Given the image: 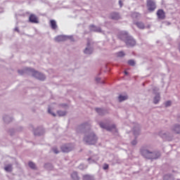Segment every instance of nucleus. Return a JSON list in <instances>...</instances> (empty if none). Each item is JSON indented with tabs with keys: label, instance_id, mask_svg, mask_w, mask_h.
<instances>
[{
	"label": "nucleus",
	"instance_id": "nucleus-1",
	"mask_svg": "<svg viewBox=\"0 0 180 180\" xmlns=\"http://www.w3.org/2000/svg\"><path fill=\"white\" fill-rule=\"evenodd\" d=\"M90 127L89 124L86 122L79 126L77 129V133H85L86 131L83 140L86 144L89 146L96 144V141H98V136H96L94 131H89Z\"/></svg>",
	"mask_w": 180,
	"mask_h": 180
},
{
	"label": "nucleus",
	"instance_id": "nucleus-2",
	"mask_svg": "<svg viewBox=\"0 0 180 180\" xmlns=\"http://www.w3.org/2000/svg\"><path fill=\"white\" fill-rule=\"evenodd\" d=\"M18 73L20 75H23V74L27 73L31 74L32 77H34V78H37V79H39V81H44V79H46V76L44 74L40 73L30 68H26L24 70H19Z\"/></svg>",
	"mask_w": 180,
	"mask_h": 180
},
{
	"label": "nucleus",
	"instance_id": "nucleus-3",
	"mask_svg": "<svg viewBox=\"0 0 180 180\" xmlns=\"http://www.w3.org/2000/svg\"><path fill=\"white\" fill-rule=\"evenodd\" d=\"M120 40H123L127 44V47H133L136 46V40L131 36H129V34L126 31H122L118 35Z\"/></svg>",
	"mask_w": 180,
	"mask_h": 180
},
{
	"label": "nucleus",
	"instance_id": "nucleus-4",
	"mask_svg": "<svg viewBox=\"0 0 180 180\" xmlns=\"http://www.w3.org/2000/svg\"><path fill=\"white\" fill-rule=\"evenodd\" d=\"M141 153L148 160H157L161 157V153L159 151L151 152L147 149H141Z\"/></svg>",
	"mask_w": 180,
	"mask_h": 180
},
{
	"label": "nucleus",
	"instance_id": "nucleus-5",
	"mask_svg": "<svg viewBox=\"0 0 180 180\" xmlns=\"http://www.w3.org/2000/svg\"><path fill=\"white\" fill-rule=\"evenodd\" d=\"M99 126L101 127V129H105L108 131H117V129H116V125H109L108 123L105 122H99Z\"/></svg>",
	"mask_w": 180,
	"mask_h": 180
},
{
	"label": "nucleus",
	"instance_id": "nucleus-6",
	"mask_svg": "<svg viewBox=\"0 0 180 180\" xmlns=\"http://www.w3.org/2000/svg\"><path fill=\"white\" fill-rule=\"evenodd\" d=\"M157 8L154 0H147V8L149 12H154Z\"/></svg>",
	"mask_w": 180,
	"mask_h": 180
},
{
	"label": "nucleus",
	"instance_id": "nucleus-7",
	"mask_svg": "<svg viewBox=\"0 0 180 180\" xmlns=\"http://www.w3.org/2000/svg\"><path fill=\"white\" fill-rule=\"evenodd\" d=\"M55 41H65V40H74L72 36L58 35L54 38Z\"/></svg>",
	"mask_w": 180,
	"mask_h": 180
},
{
	"label": "nucleus",
	"instance_id": "nucleus-8",
	"mask_svg": "<svg viewBox=\"0 0 180 180\" xmlns=\"http://www.w3.org/2000/svg\"><path fill=\"white\" fill-rule=\"evenodd\" d=\"M159 136H160V137L163 139V140H166L167 141H171V140H172V134H169V132L161 131L159 133Z\"/></svg>",
	"mask_w": 180,
	"mask_h": 180
},
{
	"label": "nucleus",
	"instance_id": "nucleus-9",
	"mask_svg": "<svg viewBox=\"0 0 180 180\" xmlns=\"http://www.w3.org/2000/svg\"><path fill=\"white\" fill-rule=\"evenodd\" d=\"M72 145L71 144H65L61 146V150L63 153H70V151H72Z\"/></svg>",
	"mask_w": 180,
	"mask_h": 180
},
{
	"label": "nucleus",
	"instance_id": "nucleus-10",
	"mask_svg": "<svg viewBox=\"0 0 180 180\" xmlns=\"http://www.w3.org/2000/svg\"><path fill=\"white\" fill-rule=\"evenodd\" d=\"M134 135L135 136V139L133 140L131 143L132 144V146H136V144H137V136H139V134H140V129L137 128L136 129V128H134V131H133Z\"/></svg>",
	"mask_w": 180,
	"mask_h": 180
},
{
	"label": "nucleus",
	"instance_id": "nucleus-11",
	"mask_svg": "<svg viewBox=\"0 0 180 180\" xmlns=\"http://www.w3.org/2000/svg\"><path fill=\"white\" fill-rule=\"evenodd\" d=\"M157 16H158V19H161V20L165 19V12H164V10L159 9L157 11Z\"/></svg>",
	"mask_w": 180,
	"mask_h": 180
},
{
	"label": "nucleus",
	"instance_id": "nucleus-12",
	"mask_svg": "<svg viewBox=\"0 0 180 180\" xmlns=\"http://www.w3.org/2000/svg\"><path fill=\"white\" fill-rule=\"evenodd\" d=\"M110 19H112V20H119L120 19V14L119 13L112 12L110 15Z\"/></svg>",
	"mask_w": 180,
	"mask_h": 180
},
{
	"label": "nucleus",
	"instance_id": "nucleus-13",
	"mask_svg": "<svg viewBox=\"0 0 180 180\" xmlns=\"http://www.w3.org/2000/svg\"><path fill=\"white\" fill-rule=\"evenodd\" d=\"M93 51H94V49H92V47H91V43H89V41H88L87 47L84 51V54H91V53H93Z\"/></svg>",
	"mask_w": 180,
	"mask_h": 180
},
{
	"label": "nucleus",
	"instance_id": "nucleus-14",
	"mask_svg": "<svg viewBox=\"0 0 180 180\" xmlns=\"http://www.w3.org/2000/svg\"><path fill=\"white\" fill-rule=\"evenodd\" d=\"M29 20L31 23H38L39 22V18H37V16L34 14H31L29 18Z\"/></svg>",
	"mask_w": 180,
	"mask_h": 180
},
{
	"label": "nucleus",
	"instance_id": "nucleus-15",
	"mask_svg": "<svg viewBox=\"0 0 180 180\" xmlns=\"http://www.w3.org/2000/svg\"><path fill=\"white\" fill-rule=\"evenodd\" d=\"M89 29L91 32H97L98 33H101L102 30L99 27H96L95 25H90Z\"/></svg>",
	"mask_w": 180,
	"mask_h": 180
},
{
	"label": "nucleus",
	"instance_id": "nucleus-16",
	"mask_svg": "<svg viewBox=\"0 0 180 180\" xmlns=\"http://www.w3.org/2000/svg\"><path fill=\"white\" fill-rule=\"evenodd\" d=\"M172 130L173 133H175L176 134H180V125L179 124H175L172 128Z\"/></svg>",
	"mask_w": 180,
	"mask_h": 180
},
{
	"label": "nucleus",
	"instance_id": "nucleus-17",
	"mask_svg": "<svg viewBox=\"0 0 180 180\" xmlns=\"http://www.w3.org/2000/svg\"><path fill=\"white\" fill-rule=\"evenodd\" d=\"M98 157H96V158H95L94 156H92L88 159V161H89V164H95V162H96V161H98Z\"/></svg>",
	"mask_w": 180,
	"mask_h": 180
},
{
	"label": "nucleus",
	"instance_id": "nucleus-18",
	"mask_svg": "<svg viewBox=\"0 0 180 180\" xmlns=\"http://www.w3.org/2000/svg\"><path fill=\"white\" fill-rule=\"evenodd\" d=\"M51 29H53V30H56V29H57V22H56V20H51Z\"/></svg>",
	"mask_w": 180,
	"mask_h": 180
},
{
	"label": "nucleus",
	"instance_id": "nucleus-19",
	"mask_svg": "<svg viewBox=\"0 0 180 180\" xmlns=\"http://www.w3.org/2000/svg\"><path fill=\"white\" fill-rule=\"evenodd\" d=\"M96 111L100 116H103V115H105V110L102 108H96Z\"/></svg>",
	"mask_w": 180,
	"mask_h": 180
},
{
	"label": "nucleus",
	"instance_id": "nucleus-20",
	"mask_svg": "<svg viewBox=\"0 0 180 180\" xmlns=\"http://www.w3.org/2000/svg\"><path fill=\"white\" fill-rule=\"evenodd\" d=\"M71 177H72V179L73 180H79V177H78V173H77V172H74L71 174Z\"/></svg>",
	"mask_w": 180,
	"mask_h": 180
},
{
	"label": "nucleus",
	"instance_id": "nucleus-21",
	"mask_svg": "<svg viewBox=\"0 0 180 180\" xmlns=\"http://www.w3.org/2000/svg\"><path fill=\"white\" fill-rule=\"evenodd\" d=\"M94 179H95L94 178V176L89 174H86L83 176V180H94Z\"/></svg>",
	"mask_w": 180,
	"mask_h": 180
},
{
	"label": "nucleus",
	"instance_id": "nucleus-22",
	"mask_svg": "<svg viewBox=\"0 0 180 180\" xmlns=\"http://www.w3.org/2000/svg\"><path fill=\"white\" fill-rule=\"evenodd\" d=\"M3 119L5 123H9L10 122H12V117H9L8 115L4 116Z\"/></svg>",
	"mask_w": 180,
	"mask_h": 180
},
{
	"label": "nucleus",
	"instance_id": "nucleus-23",
	"mask_svg": "<svg viewBox=\"0 0 180 180\" xmlns=\"http://www.w3.org/2000/svg\"><path fill=\"white\" fill-rule=\"evenodd\" d=\"M163 180H174V176L171 174L165 175Z\"/></svg>",
	"mask_w": 180,
	"mask_h": 180
},
{
	"label": "nucleus",
	"instance_id": "nucleus-24",
	"mask_svg": "<svg viewBox=\"0 0 180 180\" xmlns=\"http://www.w3.org/2000/svg\"><path fill=\"white\" fill-rule=\"evenodd\" d=\"M127 96H123V95H120L118 97L119 101L120 102H123V101L127 100Z\"/></svg>",
	"mask_w": 180,
	"mask_h": 180
},
{
	"label": "nucleus",
	"instance_id": "nucleus-25",
	"mask_svg": "<svg viewBox=\"0 0 180 180\" xmlns=\"http://www.w3.org/2000/svg\"><path fill=\"white\" fill-rule=\"evenodd\" d=\"M160 94H156V96L154 98V101H153L155 105H157V103H158V102H160Z\"/></svg>",
	"mask_w": 180,
	"mask_h": 180
},
{
	"label": "nucleus",
	"instance_id": "nucleus-26",
	"mask_svg": "<svg viewBox=\"0 0 180 180\" xmlns=\"http://www.w3.org/2000/svg\"><path fill=\"white\" fill-rule=\"evenodd\" d=\"M137 27H139V29H145L146 26H144V23L141 22H138L136 23Z\"/></svg>",
	"mask_w": 180,
	"mask_h": 180
},
{
	"label": "nucleus",
	"instance_id": "nucleus-27",
	"mask_svg": "<svg viewBox=\"0 0 180 180\" xmlns=\"http://www.w3.org/2000/svg\"><path fill=\"white\" fill-rule=\"evenodd\" d=\"M6 172H12V165H8L4 167Z\"/></svg>",
	"mask_w": 180,
	"mask_h": 180
},
{
	"label": "nucleus",
	"instance_id": "nucleus-28",
	"mask_svg": "<svg viewBox=\"0 0 180 180\" xmlns=\"http://www.w3.org/2000/svg\"><path fill=\"white\" fill-rule=\"evenodd\" d=\"M131 17L134 18V19H139V18H140V13H133L131 14Z\"/></svg>",
	"mask_w": 180,
	"mask_h": 180
},
{
	"label": "nucleus",
	"instance_id": "nucleus-29",
	"mask_svg": "<svg viewBox=\"0 0 180 180\" xmlns=\"http://www.w3.org/2000/svg\"><path fill=\"white\" fill-rule=\"evenodd\" d=\"M28 165H29L30 168H32V169H34L36 168V165L32 162H30L28 163Z\"/></svg>",
	"mask_w": 180,
	"mask_h": 180
},
{
	"label": "nucleus",
	"instance_id": "nucleus-30",
	"mask_svg": "<svg viewBox=\"0 0 180 180\" xmlns=\"http://www.w3.org/2000/svg\"><path fill=\"white\" fill-rule=\"evenodd\" d=\"M58 116H65L66 112L65 111L59 110L57 112Z\"/></svg>",
	"mask_w": 180,
	"mask_h": 180
},
{
	"label": "nucleus",
	"instance_id": "nucleus-31",
	"mask_svg": "<svg viewBox=\"0 0 180 180\" xmlns=\"http://www.w3.org/2000/svg\"><path fill=\"white\" fill-rule=\"evenodd\" d=\"M128 64H129V65L134 66L135 64H136V63H135L134 60H128Z\"/></svg>",
	"mask_w": 180,
	"mask_h": 180
},
{
	"label": "nucleus",
	"instance_id": "nucleus-32",
	"mask_svg": "<svg viewBox=\"0 0 180 180\" xmlns=\"http://www.w3.org/2000/svg\"><path fill=\"white\" fill-rule=\"evenodd\" d=\"M117 56L118 57H124V52H123V51H120V52H118V53H117Z\"/></svg>",
	"mask_w": 180,
	"mask_h": 180
},
{
	"label": "nucleus",
	"instance_id": "nucleus-33",
	"mask_svg": "<svg viewBox=\"0 0 180 180\" xmlns=\"http://www.w3.org/2000/svg\"><path fill=\"white\" fill-rule=\"evenodd\" d=\"M52 150H53V153H55V154H58V153H60V152L58 151V149H57L56 147H53V148H52Z\"/></svg>",
	"mask_w": 180,
	"mask_h": 180
},
{
	"label": "nucleus",
	"instance_id": "nucleus-34",
	"mask_svg": "<svg viewBox=\"0 0 180 180\" xmlns=\"http://www.w3.org/2000/svg\"><path fill=\"white\" fill-rule=\"evenodd\" d=\"M171 101H167L166 103H165V106H166V108H168V106H171Z\"/></svg>",
	"mask_w": 180,
	"mask_h": 180
},
{
	"label": "nucleus",
	"instance_id": "nucleus-35",
	"mask_svg": "<svg viewBox=\"0 0 180 180\" xmlns=\"http://www.w3.org/2000/svg\"><path fill=\"white\" fill-rule=\"evenodd\" d=\"M48 112L49 113H50V115H52V116H56V113L51 112V110L50 108L48 109Z\"/></svg>",
	"mask_w": 180,
	"mask_h": 180
},
{
	"label": "nucleus",
	"instance_id": "nucleus-36",
	"mask_svg": "<svg viewBox=\"0 0 180 180\" xmlns=\"http://www.w3.org/2000/svg\"><path fill=\"white\" fill-rule=\"evenodd\" d=\"M34 136H41V133L37 132V131H34Z\"/></svg>",
	"mask_w": 180,
	"mask_h": 180
},
{
	"label": "nucleus",
	"instance_id": "nucleus-37",
	"mask_svg": "<svg viewBox=\"0 0 180 180\" xmlns=\"http://www.w3.org/2000/svg\"><path fill=\"white\" fill-rule=\"evenodd\" d=\"M109 169V165L105 164L103 166V169Z\"/></svg>",
	"mask_w": 180,
	"mask_h": 180
},
{
	"label": "nucleus",
	"instance_id": "nucleus-38",
	"mask_svg": "<svg viewBox=\"0 0 180 180\" xmlns=\"http://www.w3.org/2000/svg\"><path fill=\"white\" fill-rule=\"evenodd\" d=\"M119 5H120V8H122V6H123V2L122 1V0L119 1Z\"/></svg>",
	"mask_w": 180,
	"mask_h": 180
},
{
	"label": "nucleus",
	"instance_id": "nucleus-39",
	"mask_svg": "<svg viewBox=\"0 0 180 180\" xmlns=\"http://www.w3.org/2000/svg\"><path fill=\"white\" fill-rule=\"evenodd\" d=\"M14 30H15V32H18L19 33V27H15Z\"/></svg>",
	"mask_w": 180,
	"mask_h": 180
},
{
	"label": "nucleus",
	"instance_id": "nucleus-40",
	"mask_svg": "<svg viewBox=\"0 0 180 180\" xmlns=\"http://www.w3.org/2000/svg\"><path fill=\"white\" fill-rule=\"evenodd\" d=\"M96 82H101V78L96 77Z\"/></svg>",
	"mask_w": 180,
	"mask_h": 180
},
{
	"label": "nucleus",
	"instance_id": "nucleus-41",
	"mask_svg": "<svg viewBox=\"0 0 180 180\" xmlns=\"http://www.w3.org/2000/svg\"><path fill=\"white\" fill-rule=\"evenodd\" d=\"M79 169H84V166H83V165H80L79 166Z\"/></svg>",
	"mask_w": 180,
	"mask_h": 180
},
{
	"label": "nucleus",
	"instance_id": "nucleus-42",
	"mask_svg": "<svg viewBox=\"0 0 180 180\" xmlns=\"http://www.w3.org/2000/svg\"><path fill=\"white\" fill-rule=\"evenodd\" d=\"M51 164H46L45 165V168H47V167H51Z\"/></svg>",
	"mask_w": 180,
	"mask_h": 180
},
{
	"label": "nucleus",
	"instance_id": "nucleus-43",
	"mask_svg": "<svg viewBox=\"0 0 180 180\" xmlns=\"http://www.w3.org/2000/svg\"><path fill=\"white\" fill-rule=\"evenodd\" d=\"M4 12V8H0V13H2Z\"/></svg>",
	"mask_w": 180,
	"mask_h": 180
},
{
	"label": "nucleus",
	"instance_id": "nucleus-44",
	"mask_svg": "<svg viewBox=\"0 0 180 180\" xmlns=\"http://www.w3.org/2000/svg\"><path fill=\"white\" fill-rule=\"evenodd\" d=\"M125 75H127V74H129V72H127V71L124 72Z\"/></svg>",
	"mask_w": 180,
	"mask_h": 180
},
{
	"label": "nucleus",
	"instance_id": "nucleus-45",
	"mask_svg": "<svg viewBox=\"0 0 180 180\" xmlns=\"http://www.w3.org/2000/svg\"><path fill=\"white\" fill-rule=\"evenodd\" d=\"M43 2H46V0H42Z\"/></svg>",
	"mask_w": 180,
	"mask_h": 180
},
{
	"label": "nucleus",
	"instance_id": "nucleus-46",
	"mask_svg": "<svg viewBox=\"0 0 180 180\" xmlns=\"http://www.w3.org/2000/svg\"><path fill=\"white\" fill-rule=\"evenodd\" d=\"M167 25H171V23H169V22H167Z\"/></svg>",
	"mask_w": 180,
	"mask_h": 180
},
{
	"label": "nucleus",
	"instance_id": "nucleus-47",
	"mask_svg": "<svg viewBox=\"0 0 180 180\" xmlns=\"http://www.w3.org/2000/svg\"><path fill=\"white\" fill-rule=\"evenodd\" d=\"M37 130H39V129L35 130V131H37Z\"/></svg>",
	"mask_w": 180,
	"mask_h": 180
}]
</instances>
